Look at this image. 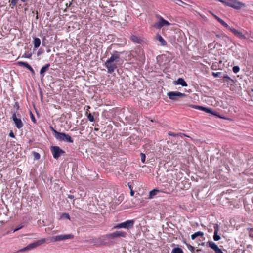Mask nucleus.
<instances>
[{
	"label": "nucleus",
	"mask_w": 253,
	"mask_h": 253,
	"mask_svg": "<svg viewBox=\"0 0 253 253\" xmlns=\"http://www.w3.org/2000/svg\"><path fill=\"white\" fill-rule=\"evenodd\" d=\"M120 56L118 54L112 55L105 63V66L109 73H112L117 68V63L119 61Z\"/></svg>",
	"instance_id": "nucleus-1"
},
{
	"label": "nucleus",
	"mask_w": 253,
	"mask_h": 253,
	"mask_svg": "<svg viewBox=\"0 0 253 253\" xmlns=\"http://www.w3.org/2000/svg\"><path fill=\"white\" fill-rule=\"evenodd\" d=\"M16 112L13 113L12 116V119L13 121L15 126L18 129H20L23 126V123L20 118H18L16 116Z\"/></svg>",
	"instance_id": "nucleus-11"
},
{
	"label": "nucleus",
	"mask_w": 253,
	"mask_h": 253,
	"mask_svg": "<svg viewBox=\"0 0 253 253\" xmlns=\"http://www.w3.org/2000/svg\"><path fill=\"white\" fill-rule=\"evenodd\" d=\"M42 52L40 51V50H39L38 51V53H37V55L38 56H39L40 55H41V54H42Z\"/></svg>",
	"instance_id": "nucleus-48"
},
{
	"label": "nucleus",
	"mask_w": 253,
	"mask_h": 253,
	"mask_svg": "<svg viewBox=\"0 0 253 253\" xmlns=\"http://www.w3.org/2000/svg\"><path fill=\"white\" fill-rule=\"evenodd\" d=\"M249 236H250V237H253V236H252V235H251V234H250V235H249Z\"/></svg>",
	"instance_id": "nucleus-56"
},
{
	"label": "nucleus",
	"mask_w": 253,
	"mask_h": 253,
	"mask_svg": "<svg viewBox=\"0 0 253 253\" xmlns=\"http://www.w3.org/2000/svg\"><path fill=\"white\" fill-rule=\"evenodd\" d=\"M28 70H29L30 71V72H31L32 75H34L35 74V71H34V70H33V69L32 68V67H31Z\"/></svg>",
	"instance_id": "nucleus-44"
},
{
	"label": "nucleus",
	"mask_w": 253,
	"mask_h": 253,
	"mask_svg": "<svg viewBox=\"0 0 253 253\" xmlns=\"http://www.w3.org/2000/svg\"><path fill=\"white\" fill-rule=\"evenodd\" d=\"M189 106L192 108L200 110L207 113L211 114L215 116H217L219 118H222L216 112L212 110L210 108L195 105H190Z\"/></svg>",
	"instance_id": "nucleus-5"
},
{
	"label": "nucleus",
	"mask_w": 253,
	"mask_h": 253,
	"mask_svg": "<svg viewBox=\"0 0 253 253\" xmlns=\"http://www.w3.org/2000/svg\"><path fill=\"white\" fill-rule=\"evenodd\" d=\"M92 242L97 247L107 246L113 244L112 242L109 240L108 234L102 235L98 238L93 239Z\"/></svg>",
	"instance_id": "nucleus-2"
},
{
	"label": "nucleus",
	"mask_w": 253,
	"mask_h": 253,
	"mask_svg": "<svg viewBox=\"0 0 253 253\" xmlns=\"http://www.w3.org/2000/svg\"><path fill=\"white\" fill-rule=\"evenodd\" d=\"M171 253H183V251L179 247H176L172 249Z\"/></svg>",
	"instance_id": "nucleus-24"
},
{
	"label": "nucleus",
	"mask_w": 253,
	"mask_h": 253,
	"mask_svg": "<svg viewBox=\"0 0 253 253\" xmlns=\"http://www.w3.org/2000/svg\"><path fill=\"white\" fill-rule=\"evenodd\" d=\"M173 84L175 85L179 84L182 86L186 87L187 86L188 84L187 83L184 81V80L182 78H179L177 81H174L173 82Z\"/></svg>",
	"instance_id": "nucleus-16"
},
{
	"label": "nucleus",
	"mask_w": 253,
	"mask_h": 253,
	"mask_svg": "<svg viewBox=\"0 0 253 253\" xmlns=\"http://www.w3.org/2000/svg\"><path fill=\"white\" fill-rule=\"evenodd\" d=\"M184 243L186 244V246H187V247L188 249L190 251H191V252H194V251H195V248L193 246H191V245H190V244H189L186 243V242H184Z\"/></svg>",
	"instance_id": "nucleus-30"
},
{
	"label": "nucleus",
	"mask_w": 253,
	"mask_h": 253,
	"mask_svg": "<svg viewBox=\"0 0 253 253\" xmlns=\"http://www.w3.org/2000/svg\"><path fill=\"white\" fill-rule=\"evenodd\" d=\"M130 40L136 43L141 44L143 40L139 37H137L135 35H131L130 37Z\"/></svg>",
	"instance_id": "nucleus-17"
},
{
	"label": "nucleus",
	"mask_w": 253,
	"mask_h": 253,
	"mask_svg": "<svg viewBox=\"0 0 253 253\" xmlns=\"http://www.w3.org/2000/svg\"><path fill=\"white\" fill-rule=\"evenodd\" d=\"M206 244H207V243L203 242V243H202L201 244H200V245H201V246H205V245H206Z\"/></svg>",
	"instance_id": "nucleus-49"
},
{
	"label": "nucleus",
	"mask_w": 253,
	"mask_h": 253,
	"mask_svg": "<svg viewBox=\"0 0 253 253\" xmlns=\"http://www.w3.org/2000/svg\"><path fill=\"white\" fill-rule=\"evenodd\" d=\"M204 236V233L202 231H198L193 234L191 235V239L194 240L198 236L203 237Z\"/></svg>",
	"instance_id": "nucleus-21"
},
{
	"label": "nucleus",
	"mask_w": 253,
	"mask_h": 253,
	"mask_svg": "<svg viewBox=\"0 0 253 253\" xmlns=\"http://www.w3.org/2000/svg\"><path fill=\"white\" fill-rule=\"evenodd\" d=\"M68 198L71 199H73L74 198V196L73 195H68Z\"/></svg>",
	"instance_id": "nucleus-46"
},
{
	"label": "nucleus",
	"mask_w": 253,
	"mask_h": 253,
	"mask_svg": "<svg viewBox=\"0 0 253 253\" xmlns=\"http://www.w3.org/2000/svg\"><path fill=\"white\" fill-rule=\"evenodd\" d=\"M168 134L169 136H173V137L178 136H180L181 137H182V136H187L184 133H179L176 134V133H174L170 132V131L168 133Z\"/></svg>",
	"instance_id": "nucleus-25"
},
{
	"label": "nucleus",
	"mask_w": 253,
	"mask_h": 253,
	"mask_svg": "<svg viewBox=\"0 0 253 253\" xmlns=\"http://www.w3.org/2000/svg\"><path fill=\"white\" fill-rule=\"evenodd\" d=\"M42 44L43 45H44L45 42L44 41V40H42Z\"/></svg>",
	"instance_id": "nucleus-52"
},
{
	"label": "nucleus",
	"mask_w": 253,
	"mask_h": 253,
	"mask_svg": "<svg viewBox=\"0 0 253 253\" xmlns=\"http://www.w3.org/2000/svg\"><path fill=\"white\" fill-rule=\"evenodd\" d=\"M33 156L36 160H39L40 158V155L38 152H34L33 153Z\"/></svg>",
	"instance_id": "nucleus-34"
},
{
	"label": "nucleus",
	"mask_w": 253,
	"mask_h": 253,
	"mask_svg": "<svg viewBox=\"0 0 253 253\" xmlns=\"http://www.w3.org/2000/svg\"><path fill=\"white\" fill-rule=\"evenodd\" d=\"M34 47L35 48H38L41 43V40L39 38L34 37L33 38V41Z\"/></svg>",
	"instance_id": "nucleus-19"
},
{
	"label": "nucleus",
	"mask_w": 253,
	"mask_h": 253,
	"mask_svg": "<svg viewBox=\"0 0 253 253\" xmlns=\"http://www.w3.org/2000/svg\"><path fill=\"white\" fill-rule=\"evenodd\" d=\"M21 1L23 2H25L28 1V0H20Z\"/></svg>",
	"instance_id": "nucleus-51"
},
{
	"label": "nucleus",
	"mask_w": 253,
	"mask_h": 253,
	"mask_svg": "<svg viewBox=\"0 0 253 253\" xmlns=\"http://www.w3.org/2000/svg\"><path fill=\"white\" fill-rule=\"evenodd\" d=\"M14 107L16 108V110H19V106L18 102H16L14 104Z\"/></svg>",
	"instance_id": "nucleus-40"
},
{
	"label": "nucleus",
	"mask_w": 253,
	"mask_h": 253,
	"mask_svg": "<svg viewBox=\"0 0 253 253\" xmlns=\"http://www.w3.org/2000/svg\"><path fill=\"white\" fill-rule=\"evenodd\" d=\"M9 136L10 137H12V138H14L15 137V135L14 134V133L12 131H11L9 134Z\"/></svg>",
	"instance_id": "nucleus-41"
},
{
	"label": "nucleus",
	"mask_w": 253,
	"mask_h": 253,
	"mask_svg": "<svg viewBox=\"0 0 253 253\" xmlns=\"http://www.w3.org/2000/svg\"><path fill=\"white\" fill-rule=\"evenodd\" d=\"M215 253H223L221 249H220L219 247L216 249L215 251Z\"/></svg>",
	"instance_id": "nucleus-39"
},
{
	"label": "nucleus",
	"mask_w": 253,
	"mask_h": 253,
	"mask_svg": "<svg viewBox=\"0 0 253 253\" xmlns=\"http://www.w3.org/2000/svg\"><path fill=\"white\" fill-rule=\"evenodd\" d=\"M17 64L20 66H23L26 68L27 69H29L31 66L26 62H22V61H18L17 62Z\"/></svg>",
	"instance_id": "nucleus-22"
},
{
	"label": "nucleus",
	"mask_w": 253,
	"mask_h": 253,
	"mask_svg": "<svg viewBox=\"0 0 253 253\" xmlns=\"http://www.w3.org/2000/svg\"><path fill=\"white\" fill-rule=\"evenodd\" d=\"M123 197L122 196H120L119 197V201H122L123 200Z\"/></svg>",
	"instance_id": "nucleus-50"
},
{
	"label": "nucleus",
	"mask_w": 253,
	"mask_h": 253,
	"mask_svg": "<svg viewBox=\"0 0 253 253\" xmlns=\"http://www.w3.org/2000/svg\"><path fill=\"white\" fill-rule=\"evenodd\" d=\"M158 190L156 189H153L150 191L149 192V198H152L154 196H155L158 193Z\"/></svg>",
	"instance_id": "nucleus-26"
},
{
	"label": "nucleus",
	"mask_w": 253,
	"mask_h": 253,
	"mask_svg": "<svg viewBox=\"0 0 253 253\" xmlns=\"http://www.w3.org/2000/svg\"><path fill=\"white\" fill-rule=\"evenodd\" d=\"M50 149L54 158L56 159H57L65 153V152L59 146H51Z\"/></svg>",
	"instance_id": "nucleus-8"
},
{
	"label": "nucleus",
	"mask_w": 253,
	"mask_h": 253,
	"mask_svg": "<svg viewBox=\"0 0 253 253\" xmlns=\"http://www.w3.org/2000/svg\"><path fill=\"white\" fill-rule=\"evenodd\" d=\"M156 39L160 42V44L162 46H166L167 44V42L164 38L159 34L156 36Z\"/></svg>",
	"instance_id": "nucleus-18"
},
{
	"label": "nucleus",
	"mask_w": 253,
	"mask_h": 253,
	"mask_svg": "<svg viewBox=\"0 0 253 253\" xmlns=\"http://www.w3.org/2000/svg\"><path fill=\"white\" fill-rule=\"evenodd\" d=\"M140 157H141V161L142 163H145V159H146V156L145 154L143 153H141L140 154Z\"/></svg>",
	"instance_id": "nucleus-31"
},
{
	"label": "nucleus",
	"mask_w": 253,
	"mask_h": 253,
	"mask_svg": "<svg viewBox=\"0 0 253 253\" xmlns=\"http://www.w3.org/2000/svg\"><path fill=\"white\" fill-rule=\"evenodd\" d=\"M232 70L234 73H237L240 70V68L238 66H235L233 67Z\"/></svg>",
	"instance_id": "nucleus-35"
},
{
	"label": "nucleus",
	"mask_w": 253,
	"mask_h": 253,
	"mask_svg": "<svg viewBox=\"0 0 253 253\" xmlns=\"http://www.w3.org/2000/svg\"><path fill=\"white\" fill-rule=\"evenodd\" d=\"M50 66V64L48 63L41 69L40 74L41 75V79H42V78L44 77V73L49 69Z\"/></svg>",
	"instance_id": "nucleus-15"
},
{
	"label": "nucleus",
	"mask_w": 253,
	"mask_h": 253,
	"mask_svg": "<svg viewBox=\"0 0 253 253\" xmlns=\"http://www.w3.org/2000/svg\"><path fill=\"white\" fill-rule=\"evenodd\" d=\"M210 13L215 18V19H216L217 20V19L219 18V17H218L217 15H215L214 13H213L212 12H210Z\"/></svg>",
	"instance_id": "nucleus-43"
},
{
	"label": "nucleus",
	"mask_w": 253,
	"mask_h": 253,
	"mask_svg": "<svg viewBox=\"0 0 253 253\" xmlns=\"http://www.w3.org/2000/svg\"><path fill=\"white\" fill-rule=\"evenodd\" d=\"M30 117H31V119L32 122H33L34 123H36V120L35 118L34 115L33 114V113L31 112H30Z\"/></svg>",
	"instance_id": "nucleus-38"
},
{
	"label": "nucleus",
	"mask_w": 253,
	"mask_h": 253,
	"mask_svg": "<svg viewBox=\"0 0 253 253\" xmlns=\"http://www.w3.org/2000/svg\"><path fill=\"white\" fill-rule=\"evenodd\" d=\"M222 78H223L224 79V80L226 81V82H228V81L230 80V81H233L230 77H229L228 75H224V76H222Z\"/></svg>",
	"instance_id": "nucleus-36"
},
{
	"label": "nucleus",
	"mask_w": 253,
	"mask_h": 253,
	"mask_svg": "<svg viewBox=\"0 0 253 253\" xmlns=\"http://www.w3.org/2000/svg\"><path fill=\"white\" fill-rule=\"evenodd\" d=\"M169 99L172 100H177L178 97H181L185 96L186 95L184 93H181L178 91H171L167 93Z\"/></svg>",
	"instance_id": "nucleus-10"
},
{
	"label": "nucleus",
	"mask_w": 253,
	"mask_h": 253,
	"mask_svg": "<svg viewBox=\"0 0 253 253\" xmlns=\"http://www.w3.org/2000/svg\"><path fill=\"white\" fill-rule=\"evenodd\" d=\"M216 37L220 39L224 40H225L226 39H229L228 37L225 35L221 36L220 35H216Z\"/></svg>",
	"instance_id": "nucleus-33"
},
{
	"label": "nucleus",
	"mask_w": 253,
	"mask_h": 253,
	"mask_svg": "<svg viewBox=\"0 0 253 253\" xmlns=\"http://www.w3.org/2000/svg\"><path fill=\"white\" fill-rule=\"evenodd\" d=\"M157 17L159 19V21L156 23L154 26L156 28L160 29L164 26L170 25V23L168 21L165 20L162 17L159 15H157Z\"/></svg>",
	"instance_id": "nucleus-12"
},
{
	"label": "nucleus",
	"mask_w": 253,
	"mask_h": 253,
	"mask_svg": "<svg viewBox=\"0 0 253 253\" xmlns=\"http://www.w3.org/2000/svg\"><path fill=\"white\" fill-rule=\"evenodd\" d=\"M74 238V236L73 234H70L67 235H60L56 236H53L50 238V240L51 242H57L65 240L67 239H72Z\"/></svg>",
	"instance_id": "nucleus-6"
},
{
	"label": "nucleus",
	"mask_w": 253,
	"mask_h": 253,
	"mask_svg": "<svg viewBox=\"0 0 253 253\" xmlns=\"http://www.w3.org/2000/svg\"><path fill=\"white\" fill-rule=\"evenodd\" d=\"M129 188L130 190H131V189H132L131 185H129Z\"/></svg>",
	"instance_id": "nucleus-54"
},
{
	"label": "nucleus",
	"mask_w": 253,
	"mask_h": 253,
	"mask_svg": "<svg viewBox=\"0 0 253 253\" xmlns=\"http://www.w3.org/2000/svg\"><path fill=\"white\" fill-rule=\"evenodd\" d=\"M130 194L131 196H134V191L132 190V189H131L130 191Z\"/></svg>",
	"instance_id": "nucleus-45"
},
{
	"label": "nucleus",
	"mask_w": 253,
	"mask_h": 253,
	"mask_svg": "<svg viewBox=\"0 0 253 253\" xmlns=\"http://www.w3.org/2000/svg\"><path fill=\"white\" fill-rule=\"evenodd\" d=\"M46 241V239H42L41 240H39L38 241H37L34 243H32L31 244H29L26 247L19 250L18 252H24L27 250H30L31 249H33L34 248H35L37 247L38 246H39L41 245L42 244L44 243Z\"/></svg>",
	"instance_id": "nucleus-3"
},
{
	"label": "nucleus",
	"mask_w": 253,
	"mask_h": 253,
	"mask_svg": "<svg viewBox=\"0 0 253 253\" xmlns=\"http://www.w3.org/2000/svg\"><path fill=\"white\" fill-rule=\"evenodd\" d=\"M229 30L232 32L236 36L241 39H246V37L243 33L235 29L234 27L229 28Z\"/></svg>",
	"instance_id": "nucleus-13"
},
{
	"label": "nucleus",
	"mask_w": 253,
	"mask_h": 253,
	"mask_svg": "<svg viewBox=\"0 0 253 253\" xmlns=\"http://www.w3.org/2000/svg\"><path fill=\"white\" fill-rule=\"evenodd\" d=\"M94 130H95V131H98V130H99V129H98V128H94Z\"/></svg>",
	"instance_id": "nucleus-55"
},
{
	"label": "nucleus",
	"mask_w": 253,
	"mask_h": 253,
	"mask_svg": "<svg viewBox=\"0 0 253 253\" xmlns=\"http://www.w3.org/2000/svg\"><path fill=\"white\" fill-rule=\"evenodd\" d=\"M50 128L51 129V130L52 131V133H53V136H54V137L56 138V137L57 136V134L58 133H59V132H58L57 131H56L55 129H54L53 128V127L52 126H50Z\"/></svg>",
	"instance_id": "nucleus-27"
},
{
	"label": "nucleus",
	"mask_w": 253,
	"mask_h": 253,
	"mask_svg": "<svg viewBox=\"0 0 253 253\" xmlns=\"http://www.w3.org/2000/svg\"><path fill=\"white\" fill-rule=\"evenodd\" d=\"M127 233L124 231H116L114 232L108 234L109 239H115L120 237H126Z\"/></svg>",
	"instance_id": "nucleus-9"
},
{
	"label": "nucleus",
	"mask_w": 253,
	"mask_h": 253,
	"mask_svg": "<svg viewBox=\"0 0 253 253\" xmlns=\"http://www.w3.org/2000/svg\"><path fill=\"white\" fill-rule=\"evenodd\" d=\"M207 244H208L209 246L214 251H215L216 249L218 248V246L212 241H209L207 243Z\"/></svg>",
	"instance_id": "nucleus-20"
},
{
	"label": "nucleus",
	"mask_w": 253,
	"mask_h": 253,
	"mask_svg": "<svg viewBox=\"0 0 253 253\" xmlns=\"http://www.w3.org/2000/svg\"><path fill=\"white\" fill-rule=\"evenodd\" d=\"M199 251H202V250L201 249H197L196 250V252H198Z\"/></svg>",
	"instance_id": "nucleus-53"
},
{
	"label": "nucleus",
	"mask_w": 253,
	"mask_h": 253,
	"mask_svg": "<svg viewBox=\"0 0 253 253\" xmlns=\"http://www.w3.org/2000/svg\"><path fill=\"white\" fill-rule=\"evenodd\" d=\"M87 119L90 122H93L94 121V116L90 113L88 114Z\"/></svg>",
	"instance_id": "nucleus-32"
},
{
	"label": "nucleus",
	"mask_w": 253,
	"mask_h": 253,
	"mask_svg": "<svg viewBox=\"0 0 253 253\" xmlns=\"http://www.w3.org/2000/svg\"><path fill=\"white\" fill-rule=\"evenodd\" d=\"M32 55V53H25L23 55H22V57L27 58H31Z\"/></svg>",
	"instance_id": "nucleus-37"
},
{
	"label": "nucleus",
	"mask_w": 253,
	"mask_h": 253,
	"mask_svg": "<svg viewBox=\"0 0 253 253\" xmlns=\"http://www.w3.org/2000/svg\"><path fill=\"white\" fill-rule=\"evenodd\" d=\"M61 217L62 218H65L68 219H70V215L68 213H63L62 214Z\"/></svg>",
	"instance_id": "nucleus-29"
},
{
	"label": "nucleus",
	"mask_w": 253,
	"mask_h": 253,
	"mask_svg": "<svg viewBox=\"0 0 253 253\" xmlns=\"http://www.w3.org/2000/svg\"><path fill=\"white\" fill-rule=\"evenodd\" d=\"M212 75L214 76V77H222V72H212Z\"/></svg>",
	"instance_id": "nucleus-28"
},
{
	"label": "nucleus",
	"mask_w": 253,
	"mask_h": 253,
	"mask_svg": "<svg viewBox=\"0 0 253 253\" xmlns=\"http://www.w3.org/2000/svg\"><path fill=\"white\" fill-rule=\"evenodd\" d=\"M134 224V221L133 220H129L124 222L118 224L115 226H114V228L116 229L125 228L126 229H129L133 228Z\"/></svg>",
	"instance_id": "nucleus-4"
},
{
	"label": "nucleus",
	"mask_w": 253,
	"mask_h": 253,
	"mask_svg": "<svg viewBox=\"0 0 253 253\" xmlns=\"http://www.w3.org/2000/svg\"><path fill=\"white\" fill-rule=\"evenodd\" d=\"M251 91H252V92H253V89H251Z\"/></svg>",
	"instance_id": "nucleus-57"
},
{
	"label": "nucleus",
	"mask_w": 253,
	"mask_h": 253,
	"mask_svg": "<svg viewBox=\"0 0 253 253\" xmlns=\"http://www.w3.org/2000/svg\"><path fill=\"white\" fill-rule=\"evenodd\" d=\"M217 21L218 22H219L223 26H224V27L227 28L228 30H229V28H230L228 25L225 22H224L222 19H221V18H219L217 19Z\"/></svg>",
	"instance_id": "nucleus-23"
},
{
	"label": "nucleus",
	"mask_w": 253,
	"mask_h": 253,
	"mask_svg": "<svg viewBox=\"0 0 253 253\" xmlns=\"http://www.w3.org/2000/svg\"><path fill=\"white\" fill-rule=\"evenodd\" d=\"M23 228V226H19V227H16L13 231V232H15L16 231H18L19 230L22 229Z\"/></svg>",
	"instance_id": "nucleus-42"
},
{
	"label": "nucleus",
	"mask_w": 253,
	"mask_h": 253,
	"mask_svg": "<svg viewBox=\"0 0 253 253\" xmlns=\"http://www.w3.org/2000/svg\"><path fill=\"white\" fill-rule=\"evenodd\" d=\"M56 139L60 141H65L69 143H73V139L68 134L64 132H59L57 134Z\"/></svg>",
	"instance_id": "nucleus-7"
},
{
	"label": "nucleus",
	"mask_w": 253,
	"mask_h": 253,
	"mask_svg": "<svg viewBox=\"0 0 253 253\" xmlns=\"http://www.w3.org/2000/svg\"><path fill=\"white\" fill-rule=\"evenodd\" d=\"M247 230L250 232H253V228H247Z\"/></svg>",
	"instance_id": "nucleus-47"
},
{
	"label": "nucleus",
	"mask_w": 253,
	"mask_h": 253,
	"mask_svg": "<svg viewBox=\"0 0 253 253\" xmlns=\"http://www.w3.org/2000/svg\"><path fill=\"white\" fill-rule=\"evenodd\" d=\"M214 235L213 239L215 241H217L220 239V236L218 235L219 231V226L217 224H215L214 226Z\"/></svg>",
	"instance_id": "nucleus-14"
}]
</instances>
